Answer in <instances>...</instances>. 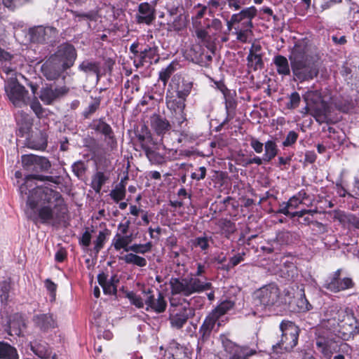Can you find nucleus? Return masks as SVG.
Returning <instances> with one entry per match:
<instances>
[{"mask_svg":"<svg viewBox=\"0 0 359 359\" xmlns=\"http://www.w3.org/2000/svg\"><path fill=\"white\" fill-rule=\"evenodd\" d=\"M130 241V236H121L119 233H116L112 241V245L116 250H120L122 248L125 250L128 248V245Z\"/></svg>","mask_w":359,"mask_h":359,"instance_id":"09e8293b","label":"nucleus"},{"mask_svg":"<svg viewBox=\"0 0 359 359\" xmlns=\"http://www.w3.org/2000/svg\"><path fill=\"white\" fill-rule=\"evenodd\" d=\"M192 88V83L190 82L183 83L181 89L177 91V94L179 97H182L184 100L190 94Z\"/></svg>","mask_w":359,"mask_h":359,"instance_id":"69168bd1","label":"nucleus"},{"mask_svg":"<svg viewBox=\"0 0 359 359\" xmlns=\"http://www.w3.org/2000/svg\"><path fill=\"white\" fill-rule=\"evenodd\" d=\"M25 326V321L22 315L15 313L10 317L8 321V333L12 336H20Z\"/></svg>","mask_w":359,"mask_h":359,"instance_id":"cd10ccee","label":"nucleus"},{"mask_svg":"<svg viewBox=\"0 0 359 359\" xmlns=\"http://www.w3.org/2000/svg\"><path fill=\"white\" fill-rule=\"evenodd\" d=\"M137 18L140 23L150 24L155 19L154 6L147 2L140 4Z\"/></svg>","mask_w":359,"mask_h":359,"instance_id":"a878e982","label":"nucleus"},{"mask_svg":"<svg viewBox=\"0 0 359 359\" xmlns=\"http://www.w3.org/2000/svg\"><path fill=\"white\" fill-rule=\"evenodd\" d=\"M144 302L146 305V311H153L156 313H163L167 308V301L164 294L158 291L156 295H155L152 290L149 289L144 290Z\"/></svg>","mask_w":359,"mask_h":359,"instance_id":"4468645a","label":"nucleus"},{"mask_svg":"<svg viewBox=\"0 0 359 359\" xmlns=\"http://www.w3.org/2000/svg\"><path fill=\"white\" fill-rule=\"evenodd\" d=\"M273 64L276 67V72L279 75L283 76H289L291 72L290 62L286 57L282 55H276L273 57Z\"/></svg>","mask_w":359,"mask_h":359,"instance_id":"c756f323","label":"nucleus"},{"mask_svg":"<svg viewBox=\"0 0 359 359\" xmlns=\"http://www.w3.org/2000/svg\"><path fill=\"white\" fill-rule=\"evenodd\" d=\"M22 167L32 174L25 177V182L20 187L22 196H27L25 213L34 223H41L52 226H59L68 212L67 204L62 194L47 187H36L34 180L48 181L60 183V177L43 176L36 173L48 170L51 165L42 156L34 154L22 156Z\"/></svg>","mask_w":359,"mask_h":359,"instance_id":"f257e3e1","label":"nucleus"},{"mask_svg":"<svg viewBox=\"0 0 359 359\" xmlns=\"http://www.w3.org/2000/svg\"><path fill=\"white\" fill-rule=\"evenodd\" d=\"M136 135L143 150L154 142L150 132L145 125L142 126L140 131H138Z\"/></svg>","mask_w":359,"mask_h":359,"instance_id":"e433bc0d","label":"nucleus"},{"mask_svg":"<svg viewBox=\"0 0 359 359\" xmlns=\"http://www.w3.org/2000/svg\"><path fill=\"white\" fill-rule=\"evenodd\" d=\"M358 333L359 323L351 311L329 306L324 311L323 322L315 329L316 346L324 356L330 358L339 348L335 336L346 341Z\"/></svg>","mask_w":359,"mask_h":359,"instance_id":"f03ea898","label":"nucleus"},{"mask_svg":"<svg viewBox=\"0 0 359 359\" xmlns=\"http://www.w3.org/2000/svg\"><path fill=\"white\" fill-rule=\"evenodd\" d=\"M143 151L149 162L156 165H163L171 160L170 154L172 150L167 149L161 144L153 142Z\"/></svg>","mask_w":359,"mask_h":359,"instance_id":"9b49d317","label":"nucleus"},{"mask_svg":"<svg viewBox=\"0 0 359 359\" xmlns=\"http://www.w3.org/2000/svg\"><path fill=\"white\" fill-rule=\"evenodd\" d=\"M122 259L128 264H133L139 267H144L147 264V259L134 253H128L122 257Z\"/></svg>","mask_w":359,"mask_h":359,"instance_id":"37998d69","label":"nucleus"},{"mask_svg":"<svg viewBox=\"0 0 359 359\" xmlns=\"http://www.w3.org/2000/svg\"><path fill=\"white\" fill-rule=\"evenodd\" d=\"M245 256V252H239L234 256L231 257L229 259V261L228 262V265H224L223 266H218L219 269L229 271L232 268L235 267L238 264H239L241 262L244 261V257Z\"/></svg>","mask_w":359,"mask_h":359,"instance_id":"8fccbe9b","label":"nucleus"},{"mask_svg":"<svg viewBox=\"0 0 359 359\" xmlns=\"http://www.w3.org/2000/svg\"><path fill=\"white\" fill-rule=\"evenodd\" d=\"M72 171L74 173V175L79 178L82 177L86 172L85 164L81 161L75 162L72 165Z\"/></svg>","mask_w":359,"mask_h":359,"instance_id":"680f3d73","label":"nucleus"},{"mask_svg":"<svg viewBox=\"0 0 359 359\" xmlns=\"http://www.w3.org/2000/svg\"><path fill=\"white\" fill-rule=\"evenodd\" d=\"M79 69L86 74H100V64L97 62L86 60L79 66Z\"/></svg>","mask_w":359,"mask_h":359,"instance_id":"ea45409f","label":"nucleus"},{"mask_svg":"<svg viewBox=\"0 0 359 359\" xmlns=\"http://www.w3.org/2000/svg\"><path fill=\"white\" fill-rule=\"evenodd\" d=\"M297 306L301 312H306L312 309L313 306L306 298L304 290H302L300 297L297 301Z\"/></svg>","mask_w":359,"mask_h":359,"instance_id":"6e6d98bb","label":"nucleus"},{"mask_svg":"<svg viewBox=\"0 0 359 359\" xmlns=\"http://www.w3.org/2000/svg\"><path fill=\"white\" fill-rule=\"evenodd\" d=\"M234 306V303L230 300H225L221 302L214 310L213 313L218 317L219 320Z\"/></svg>","mask_w":359,"mask_h":359,"instance_id":"de8ad7c7","label":"nucleus"},{"mask_svg":"<svg viewBox=\"0 0 359 359\" xmlns=\"http://www.w3.org/2000/svg\"><path fill=\"white\" fill-rule=\"evenodd\" d=\"M30 348L32 352L40 358H48L51 355L50 348L45 342H30Z\"/></svg>","mask_w":359,"mask_h":359,"instance_id":"72a5a7b5","label":"nucleus"},{"mask_svg":"<svg viewBox=\"0 0 359 359\" xmlns=\"http://www.w3.org/2000/svg\"><path fill=\"white\" fill-rule=\"evenodd\" d=\"M171 296L170 297V311L177 307L187 305V299L179 295L189 297L195 293H201L210 287L196 278H175L170 281Z\"/></svg>","mask_w":359,"mask_h":359,"instance_id":"20e7f679","label":"nucleus"},{"mask_svg":"<svg viewBox=\"0 0 359 359\" xmlns=\"http://www.w3.org/2000/svg\"><path fill=\"white\" fill-rule=\"evenodd\" d=\"M165 100L168 108L181 116L180 118L182 121H180V123L184 122L186 120V117L184 114L185 100L179 97L177 94L176 95H170L169 92H167Z\"/></svg>","mask_w":359,"mask_h":359,"instance_id":"5701e85b","label":"nucleus"},{"mask_svg":"<svg viewBox=\"0 0 359 359\" xmlns=\"http://www.w3.org/2000/svg\"><path fill=\"white\" fill-rule=\"evenodd\" d=\"M289 60L293 76L299 82L312 80L318 74V65L304 41L295 43L290 52Z\"/></svg>","mask_w":359,"mask_h":359,"instance_id":"7ed1b4c3","label":"nucleus"},{"mask_svg":"<svg viewBox=\"0 0 359 359\" xmlns=\"http://www.w3.org/2000/svg\"><path fill=\"white\" fill-rule=\"evenodd\" d=\"M152 248L151 242H147L144 244H133L128 247V248L125 249V251H132L134 254H145L149 252Z\"/></svg>","mask_w":359,"mask_h":359,"instance_id":"3c124183","label":"nucleus"},{"mask_svg":"<svg viewBox=\"0 0 359 359\" xmlns=\"http://www.w3.org/2000/svg\"><path fill=\"white\" fill-rule=\"evenodd\" d=\"M220 340L226 359H249L257 354V346H241L229 339L226 335L221 334Z\"/></svg>","mask_w":359,"mask_h":359,"instance_id":"0eeeda50","label":"nucleus"},{"mask_svg":"<svg viewBox=\"0 0 359 359\" xmlns=\"http://www.w3.org/2000/svg\"><path fill=\"white\" fill-rule=\"evenodd\" d=\"M57 34V29L50 26H36L29 29L31 41L36 43H53Z\"/></svg>","mask_w":359,"mask_h":359,"instance_id":"f8f14e48","label":"nucleus"},{"mask_svg":"<svg viewBox=\"0 0 359 359\" xmlns=\"http://www.w3.org/2000/svg\"><path fill=\"white\" fill-rule=\"evenodd\" d=\"M336 217L344 226L347 225L359 229V215L340 212Z\"/></svg>","mask_w":359,"mask_h":359,"instance_id":"473e14b6","label":"nucleus"},{"mask_svg":"<svg viewBox=\"0 0 359 359\" xmlns=\"http://www.w3.org/2000/svg\"><path fill=\"white\" fill-rule=\"evenodd\" d=\"M354 282L351 278H335L327 277L323 287L330 292L337 293L354 287Z\"/></svg>","mask_w":359,"mask_h":359,"instance_id":"f3484780","label":"nucleus"},{"mask_svg":"<svg viewBox=\"0 0 359 359\" xmlns=\"http://www.w3.org/2000/svg\"><path fill=\"white\" fill-rule=\"evenodd\" d=\"M109 196L116 203H118L125 198L126 184L124 183V180H121L115 188L111 191Z\"/></svg>","mask_w":359,"mask_h":359,"instance_id":"c03bdc74","label":"nucleus"},{"mask_svg":"<svg viewBox=\"0 0 359 359\" xmlns=\"http://www.w3.org/2000/svg\"><path fill=\"white\" fill-rule=\"evenodd\" d=\"M280 329L282 332L281 339L272 346L273 353L276 354L291 351L297 346L299 334V327L291 321H282Z\"/></svg>","mask_w":359,"mask_h":359,"instance_id":"39448f33","label":"nucleus"},{"mask_svg":"<svg viewBox=\"0 0 359 359\" xmlns=\"http://www.w3.org/2000/svg\"><path fill=\"white\" fill-rule=\"evenodd\" d=\"M313 196L309 195L305 190L302 189L297 194L290 198L287 203L290 208H297L301 204L310 207L313 204Z\"/></svg>","mask_w":359,"mask_h":359,"instance_id":"bb28decb","label":"nucleus"},{"mask_svg":"<svg viewBox=\"0 0 359 359\" xmlns=\"http://www.w3.org/2000/svg\"><path fill=\"white\" fill-rule=\"evenodd\" d=\"M222 320H219L217 316L212 312H210L205 318L203 324L200 327L198 334L200 337L198 343L204 342L208 339L210 334L217 324L218 327L222 325Z\"/></svg>","mask_w":359,"mask_h":359,"instance_id":"a211bd4d","label":"nucleus"},{"mask_svg":"<svg viewBox=\"0 0 359 359\" xmlns=\"http://www.w3.org/2000/svg\"><path fill=\"white\" fill-rule=\"evenodd\" d=\"M173 72L174 67L172 65H170L166 68L162 69L159 72V79L163 82L164 86H165Z\"/></svg>","mask_w":359,"mask_h":359,"instance_id":"13d9d810","label":"nucleus"},{"mask_svg":"<svg viewBox=\"0 0 359 359\" xmlns=\"http://www.w3.org/2000/svg\"><path fill=\"white\" fill-rule=\"evenodd\" d=\"M214 50H209L203 46L198 43L193 45L185 53L186 58L201 67H208L212 60Z\"/></svg>","mask_w":359,"mask_h":359,"instance_id":"9d476101","label":"nucleus"},{"mask_svg":"<svg viewBox=\"0 0 359 359\" xmlns=\"http://www.w3.org/2000/svg\"><path fill=\"white\" fill-rule=\"evenodd\" d=\"M48 135L45 131L39 133L27 140V144L30 149L43 151L47 147Z\"/></svg>","mask_w":359,"mask_h":359,"instance_id":"c85d7f7f","label":"nucleus"},{"mask_svg":"<svg viewBox=\"0 0 359 359\" xmlns=\"http://www.w3.org/2000/svg\"><path fill=\"white\" fill-rule=\"evenodd\" d=\"M0 359H19L17 349L5 341H0Z\"/></svg>","mask_w":359,"mask_h":359,"instance_id":"f704fd0d","label":"nucleus"},{"mask_svg":"<svg viewBox=\"0 0 359 359\" xmlns=\"http://www.w3.org/2000/svg\"><path fill=\"white\" fill-rule=\"evenodd\" d=\"M253 27L239 26L234 27L233 34H236V40L241 43H247L252 36Z\"/></svg>","mask_w":359,"mask_h":359,"instance_id":"c9c22d12","label":"nucleus"},{"mask_svg":"<svg viewBox=\"0 0 359 359\" xmlns=\"http://www.w3.org/2000/svg\"><path fill=\"white\" fill-rule=\"evenodd\" d=\"M11 289V285L8 283L4 281L1 285V294L0 298L2 302H6L8 301L9 297V291Z\"/></svg>","mask_w":359,"mask_h":359,"instance_id":"338daca9","label":"nucleus"},{"mask_svg":"<svg viewBox=\"0 0 359 359\" xmlns=\"http://www.w3.org/2000/svg\"><path fill=\"white\" fill-rule=\"evenodd\" d=\"M306 104L311 105L312 115L316 121L323 123L326 119L328 111L327 104L322 100L320 93L318 90H308L303 95Z\"/></svg>","mask_w":359,"mask_h":359,"instance_id":"1a4fd4ad","label":"nucleus"},{"mask_svg":"<svg viewBox=\"0 0 359 359\" xmlns=\"http://www.w3.org/2000/svg\"><path fill=\"white\" fill-rule=\"evenodd\" d=\"M118 279L116 276H112L109 281L102 286L103 292L106 294H116L117 292L116 283H118Z\"/></svg>","mask_w":359,"mask_h":359,"instance_id":"603ef678","label":"nucleus"},{"mask_svg":"<svg viewBox=\"0 0 359 359\" xmlns=\"http://www.w3.org/2000/svg\"><path fill=\"white\" fill-rule=\"evenodd\" d=\"M67 93L65 87H55L52 86L42 88L40 91L39 97L46 104H50L58 97Z\"/></svg>","mask_w":359,"mask_h":359,"instance_id":"4be33fe9","label":"nucleus"},{"mask_svg":"<svg viewBox=\"0 0 359 359\" xmlns=\"http://www.w3.org/2000/svg\"><path fill=\"white\" fill-rule=\"evenodd\" d=\"M196 271L194 274H191L189 276H187V278H196L197 279L200 280L201 281L207 283L210 285V287L205 290V291L212 290V285L210 282H208L207 280V278L205 277H202L203 274L205 273L207 266L204 263L198 262L196 263Z\"/></svg>","mask_w":359,"mask_h":359,"instance_id":"a18cd8bd","label":"nucleus"},{"mask_svg":"<svg viewBox=\"0 0 359 359\" xmlns=\"http://www.w3.org/2000/svg\"><path fill=\"white\" fill-rule=\"evenodd\" d=\"M44 283L47 291L49 292L50 301H55L56 297L57 285L50 279H46Z\"/></svg>","mask_w":359,"mask_h":359,"instance_id":"e2e57ef3","label":"nucleus"},{"mask_svg":"<svg viewBox=\"0 0 359 359\" xmlns=\"http://www.w3.org/2000/svg\"><path fill=\"white\" fill-rule=\"evenodd\" d=\"M264 163H269L278 154V149L273 140H268L264 144Z\"/></svg>","mask_w":359,"mask_h":359,"instance_id":"58836bf2","label":"nucleus"},{"mask_svg":"<svg viewBox=\"0 0 359 359\" xmlns=\"http://www.w3.org/2000/svg\"><path fill=\"white\" fill-rule=\"evenodd\" d=\"M217 224L220 228L222 234L224 235L227 238H229L236 230L235 223L227 219L219 220Z\"/></svg>","mask_w":359,"mask_h":359,"instance_id":"a19ab883","label":"nucleus"},{"mask_svg":"<svg viewBox=\"0 0 359 359\" xmlns=\"http://www.w3.org/2000/svg\"><path fill=\"white\" fill-rule=\"evenodd\" d=\"M263 55L264 53L262 52V47L261 44L256 41H253L247 56L248 67L253 71L262 69L264 65L262 59Z\"/></svg>","mask_w":359,"mask_h":359,"instance_id":"2eb2a0df","label":"nucleus"},{"mask_svg":"<svg viewBox=\"0 0 359 359\" xmlns=\"http://www.w3.org/2000/svg\"><path fill=\"white\" fill-rule=\"evenodd\" d=\"M51 56L67 70L74 65L77 53L73 45L65 43L58 46L57 50Z\"/></svg>","mask_w":359,"mask_h":359,"instance_id":"ddd939ff","label":"nucleus"},{"mask_svg":"<svg viewBox=\"0 0 359 359\" xmlns=\"http://www.w3.org/2000/svg\"><path fill=\"white\" fill-rule=\"evenodd\" d=\"M299 135L294 130H290L286 135L285 140L283 142V146L285 147L293 145L297 140Z\"/></svg>","mask_w":359,"mask_h":359,"instance_id":"0e129e2a","label":"nucleus"},{"mask_svg":"<svg viewBox=\"0 0 359 359\" xmlns=\"http://www.w3.org/2000/svg\"><path fill=\"white\" fill-rule=\"evenodd\" d=\"M194 33L199 41V44L205 46L209 50H212L214 49V46L212 43V38L206 29L196 26L195 27Z\"/></svg>","mask_w":359,"mask_h":359,"instance_id":"7c9ffc66","label":"nucleus"},{"mask_svg":"<svg viewBox=\"0 0 359 359\" xmlns=\"http://www.w3.org/2000/svg\"><path fill=\"white\" fill-rule=\"evenodd\" d=\"M42 74L46 79L53 81L60 77L63 69V67L60 62H57L54 57L50 56L41 67Z\"/></svg>","mask_w":359,"mask_h":359,"instance_id":"6ab92c4d","label":"nucleus"},{"mask_svg":"<svg viewBox=\"0 0 359 359\" xmlns=\"http://www.w3.org/2000/svg\"><path fill=\"white\" fill-rule=\"evenodd\" d=\"M193 316H194V309L184 306L178 310H171L169 320L172 327L180 330L184 326L188 319Z\"/></svg>","mask_w":359,"mask_h":359,"instance_id":"dca6fc26","label":"nucleus"},{"mask_svg":"<svg viewBox=\"0 0 359 359\" xmlns=\"http://www.w3.org/2000/svg\"><path fill=\"white\" fill-rule=\"evenodd\" d=\"M4 90L9 101L15 107H22L27 104L29 92L18 82L17 77L6 79Z\"/></svg>","mask_w":359,"mask_h":359,"instance_id":"6e6552de","label":"nucleus"},{"mask_svg":"<svg viewBox=\"0 0 359 359\" xmlns=\"http://www.w3.org/2000/svg\"><path fill=\"white\" fill-rule=\"evenodd\" d=\"M151 127L157 135L164 137L171 129L170 122L165 118L158 114H154L151 117Z\"/></svg>","mask_w":359,"mask_h":359,"instance_id":"393cba45","label":"nucleus"},{"mask_svg":"<svg viewBox=\"0 0 359 359\" xmlns=\"http://www.w3.org/2000/svg\"><path fill=\"white\" fill-rule=\"evenodd\" d=\"M128 297L130 299L131 303L133 305H135L136 307H137L139 309L144 307V306L145 304V302L141 297L136 295L135 294H133V293L129 294L128 295Z\"/></svg>","mask_w":359,"mask_h":359,"instance_id":"774afa93","label":"nucleus"},{"mask_svg":"<svg viewBox=\"0 0 359 359\" xmlns=\"http://www.w3.org/2000/svg\"><path fill=\"white\" fill-rule=\"evenodd\" d=\"M34 326L42 332H48L57 327V321L53 313H40L33 316Z\"/></svg>","mask_w":359,"mask_h":359,"instance_id":"aec40b11","label":"nucleus"},{"mask_svg":"<svg viewBox=\"0 0 359 359\" xmlns=\"http://www.w3.org/2000/svg\"><path fill=\"white\" fill-rule=\"evenodd\" d=\"M210 242H212V237L203 235L196 237L192 243L194 247L200 248L201 251L204 252V254H206L210 248Z\"/></svg>","mask_w":359,"mask_h":359,"instance_id":"49530a36","label":"nucleus"},{"mask_svg":"<svg viewBox=\"0 0 359 359\" xmlns=\"http://www.w3.org/2000/svg\"><path fill=\"white\" fill-rule=\"evenodd\" d=\"M108 235L109 232L107 229L99 232L96 240L94 241V251L96 253H98L103 248Z\"/></svg>","mask_w":359,"mask_h":359,"instance_id":"864d4df0","label":"nucleus"},{"mask_svg":"<svg viewBox=\"0 0 359 359\" xmlns=\"http://www.w3.org/2000/svg\"><path fill=\"white\" fill-rule=\"evenodd\" d=\"M158 47L156 46H147L144 48H140V53L137 63L135 65L137 67L143 66L144 64H151L153 61L155 62L158 61Z\"/></svg>","mask_w":359,"mask_h":359,"instance_id":"b1692460","label":"nucleus"},{"mask_svg":"<svg viewBox=\"0 0 359 359\" xmlns=\"http://www.w3.org/2000/svg\"><path fill=\"white\" fill-rule=\"evenodd\" d=\"M280 292L276 283L264 285L254 293V304L259 311L270 309L278 305L280 301Z\"/></svg>","mask_w":359,"mask_h":359,"instance_id":"423d86ee","label":"nucleus"},{"mask_svg":"<svg viewBox=\"0 0 359 359\" xmlns=\"http://www.w3.org/2000/svg\"><path fill=\"white\" fill-rule=\"evenodd\" d=\"M109 177L107 176L103 172H97L92 177L90 187L95 191L99 194L102 189V186L107 182Z\"/></svg>","mask_w":359,"mask_h":359,"instance_id":"4c0bfd02","label":"nucleus"},{"mask_svg":"<svg viewBox=\"0 0 359 359\" xmlns=\"http://www.w3.org/2000/svg\"><path fill=\"white\" fill-rule=\"evenodd\" d=\"M187 302V305H185L187 308H192L195 312L196 309H200L203 306L205 298L201 296H194Z\"/></svg>","mask_w":359,"mask_h":359,"instance_id":"5fc2aeb1","label":"nucleus"},{"mask_svg":"<svg viewBox=\"0 0 359 359\" xmlns=\"http://www.w3.org/2000/svg\"><path fill=\"white\" fill-rule=\"evenodd\" d=\"M100 97H95L84 109L83 115L85 118H88L91 114L95 113L100 105Z\"/></svg>","mask_w":359,"mask_h":359,"instance_id":"4d7b16f0","label":"nucleus"},{"mask_svg":"<svg viewBox=\"0 0 359 359\" xmlns=\"http://www.w3.org/2000/svg\"><path fill=\"white\" fill-rule=\"evenodd\" d=\"M91 128L103 135H110L113 133V130L109 124L107 123L103 119L100 118L94 120L91 124Z\"/></svg>","mask_w":359,"mask_h":359,"instance_id":"79ce46f5","label":"nucleus"},{"mask_svg":"<svg viewBox=\"0 0 359 359\" xmlns=\"http://www.w3.org/2000/svg\"><path fill=\"white\" fill-rule=\"evenodd\" d=\"M301 97L297 92H293L289 97V102L286 104L288 109H296L300 103Z\"/></svg>","mask_w":359,"mask_h":359,"instance_id":"052dcab7","label":"nucleus"},{"mask_svg":"<svg viewBox=\"0 0 359 359\" xmlns=\"http://www.w3.org/2000/svg\"><path fill=\"white\" fill-rule=\"evenodd\" d=\"M224 98L226 109V118L221 123L222 126L226 124L233 118L234 111L237 106V102L233 97V93H231Z\"/></svg>","mask_w":359,"mask_h":359,"instance_id":"2f4dec72","label":"nucleus"},{"mask_svg":"<svg viewBox=\"0 0 359 359\" xmlns=\"http://www.w3.org/2000/svg\"><path fill=\"white\" fill-rule=\"evenodd\" d=\"M257 14V9L252 6L246 7L232 15V21L237 22L239 26L254 27L252 20Z\"/></svg>","mask_w":359,"mask_h":359,"instance_id":"412c9836","label":"nucleus"},{"mask_svg":"<svg viewBox=\"0 0 359 359\" xmlns=\"http://www.w3.org/2000/svg\"><path fill=\"white\" fill-rule=\"evenodd\" d=\"M276 241L280 245H287L292 241V235L290 231H282L277 233Z\"/></svg>","mask_w":359,"mask_h":359,"instance_id":"bf43d9fd","label":"nucleus"}]
</instances>
